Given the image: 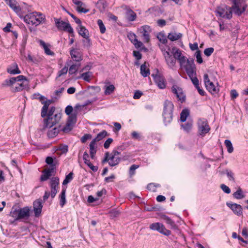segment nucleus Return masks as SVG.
<instances>
[{"label": "nucleus", "mask_w": 248, "mask_h": 248, "mask_svg": "<svg viewBox=\"0 0 248 248\" xmlns=\"http://www.w3.org/2000/svg\"><path fill=\"white\" fill-rule=\"evenodd\" d=\"M45 16L41 13H32L26 15L24 17V21L32 25L37 26L45 21Z\"/></svg>", "instance_id": "1"}, {"label": "nucleus", "mask_w": 248, "mask_h": 248, "mask_svg": "<svg viewBox=\"0 0 248 248\" xmlns=\"http://www.w3.org/2000/svg\"><path fill=\"white\" fill-rule=\"evenodd\" d=\"M232 7L225 6L224 7H218L216 12L220 17L230 19L232 17Z\"/></svg>", "instance_id": "2"}, {"label": "nucleus", "mask_w": 248, "mask_h": 248, "mask_svg": "<svg viewBox=\"0 0 248 248\" xmlns=\"http://www.w3.org/2000/svg\"><path fill=\"white\" fill-rule=\"evenodd\" d=\"M62 113L58 112L55 113L54 116H50V119L46 122V118L44 119V129L46 128H51L53 125L58 123L62 117Z\"/></svg>", "instance_id": "3"}, {"label": "nucleus", "mask_w": 248, "mask_h": 248, "mask_svg": "<svg viewBox=\"0 0 248 248\" xmlns=\"http://www.w3.org/2000/svg\"><path fill=\"white\" fill-rule=\"evenodd\" d=\"M77 115L78 112L75 110L71 115H68L66 124L62 129L64 132H68L72 130L73 125L77 122Z\"/></svg>", "instance_id": "4"}, {"label": "nucleus", "mask_w": 248, "mask_h": 248, "mask_svg": "<svg viewBox=\"0 0 248 248\" xmlns=\"http://www.w3.org/2000/svg\"><path fill=\"white\" fill-rule=\"evenodd\" d=\"M231 1L233 4L232 8L235 15L240 16L246 11L247 5L241 7L244 0H232Z\"/></svg>", "instance_id": "5"}, {"label": "nucleus", "mask_w": 248, "mask_h": 248, "mask_svg": "<svg viewBox=\"0 0 248 248\" xmlns=\"http://www.w3.org/2000/svg\"><path fill=\"white\" fill-rule=\"evenodd\" d=\"M183 67L189 77L196 75V67L193 59H187L186 63Z\"/></svg>", "instance_id": "6"}, {"label": "nucleus", "mask_w": 248, "mask_h": 248, "mask_svg": "<svg viewBox=\"0 0 248 248\" xmlns=\"http://www.w3.org/2000/svg\"><path fill=\"white\" fill-rule=\"evenodd\" d=\"M59 181L60 179L58 177H52L49 182V186L50 187V196L52 199H53L57 192H58L59 187Z\"/></svg>", "instance_id": "7"}, {"label": "nucleus", "mask_w": 248, "mask_h": 248, "mask_svg": "<svg viewBox=\"0 0 248 248\" xmlns=\"http://www.w3.org/2000/svg\"><path fill=\"white\" fill-rule=\"evenodd\" d=\"M198 132L200 135L204 136L210 130L207 120L199 119L198 122Z\"/></svg>", "instance_id": "8"}, {"label": "nucleus", "mask_w": 248, "mask_h": 248, "mask_svg": "<svg viewBox=\"0 0 248 248\" xmlns=\"http://www.w3.org/2000/svg\"><path fill=\"white\" fill-rule=\"evenodd\" d=\"M150 228L154 231H157L166 236H169L171 233V232L170 230L166 229L162 224L158 222L151 224L150 225Z\"/></svg>", "instance_id": "9"}, {"label": "nucleus", "mask_w": 248, "mask_h": 248, "mask_svg": "<svg viewBox=\"0 0 248 248\" xmlns=\"http://www.w3.org/2000/svg\"><path fill=\"white\" fill-rule=\"evenodd\" d=\"M56 172V167L52 166L48 169H46L42 171L43 174L40 177L41 182H44L48 180L52 175H55Z\"/></svg>", "instance_id": "10"}, {"label": "nucleus", "mask_w": 248, "mask_h": 248, "mask_svg": "<svg viewBox=\"0 0 248 248\" xmlns=\"http://www.w3.org/2000/svg\"><path fill=\"white\" fill-rule=\"evenodd\" d=\"M56 172V167L52 166L48 169H46L42 171L43 174L40 177L41 182H44L48 180L52 175H55Z\"/></svg>", "instance_id": "11"}, {"label": "nucleus", "mask_w": 248, "mask_h": 248, "mask_svg": "<svg viewBox=\"0 0 248 248\" xmlns=\"http://www.w3.org/2000/svg\"><path fill=\"white\" fill-rule=\"evenodd\" d=\"M55 24L59 30H62L68 32H72V28L69 23L63 21H60L59 19L54 18Z\"/></svg>", "instance_id": "12"}, {"label": "nucleus", "mask_w": 248, "mask_h": 248, "mask_svg": "<svg viewBox=\"0 0 248 248\" xmlns=\"http://www.w3.org/2000/svg\"><path fill=\"white\" fill-rule=\"evenodd\" d=\"M158 70H156V74H153L152 76L153 77L155 82L157 84V86L160 89H164L166 88L165 79L164 78L160 75H158Z\"/></svg>", "instance_id": "13"}, {"label": "nucleus", "mask_w": 248, "mask_h": 248, "mask_svg": "<svg viewBox=\"0 0 248 248\" xmlns=\"http://www.w3.org/2000/svg\"><path fill=\"white\" fill-rule=\"evenodd\" d=\"M30 209L28 206H26L22 208H19L18 209L17 218H19V220L28 219L30 216Z\"/></svg>", "instance_id": "14"}, {"label": "nucleus", "mask_w": 248, "mask_h": 248, "mask_svg": "<svg viewBox=\"0 0 248 248\" xmlns=\"http://www.w3.org/2000/svg\"><path fill=\"white\" fill-rule=\"evenodd\" d=\"M172 92L176 95L178 100L182 103L186 100V96L184 95L182 88L173 85L171 88Z\"/></svg>", "instance_id": "15"}, {"label": "nucleus", "mask_w": 248, "mask_h": 248, "mask_svg": "<svg viewBox=\"0 0 248 248\" xmlns=\"http://www.w3.org/2000/svg\"><path fill=\"white\" fill-rule=\"evenodd\" d=\"M226 205L230 208L233 213L238 216H240L243 214V208L240 204L237 203H232V202H227Z\"/></svg>", "instance_id": "16"}, {"label": "nucleus", "mask_w": 248, "mask_h": 248, "mask_svg": "<svg viewBox=\"0 0 248 248\" xmlns=\"http://www.w3.org/2000/svg\"><path fill=\"white\" fill-rule=\"evenodd\" d=\"M100 91V88L99 86H89L87 90L81 91L80 94L88 96L89 94L93 95Z\"/></svg>", "instance_id": "17"}, {"label": "nucleus", "mask_w": 248, "mask_h": 248, "mask_svg": "<svg viewBox=\"0 0 248 248\" xmlns=\"http://www.w3.org/2000/svg\"><path fill=\"white\" fill-rule=\"evenodd\" d=\"M140 30L145 42L146 43L149 42L150 40L149 33L151 31L150 27L148 25H144L141 27Z\"/></svg>", "instance_id": "18"}, {"label": "nucleus", "mask_w": 248, "mask_h": 248, "mask_svg": "<svg viewBox=\"0 0 248 248\" xmlns=\"http://www.w3.org/2000/svg\"><path fill=\"white\" fill-rule=\"evenodd\" d=\"M33 207L35 216L38 217L41 214L43 207L42 200L38 199L35 201L33 203Z\"/></svg>", "instance_id": "19"}, {"label": "nucleus", "mask_w": 248, "mask_h": 248, "mask_svg": "<svg viewBox=\"0 0 248 248\" xmlns=\"http://www.w3.org/2000/svg\"><path fill=\"white\" fill-rule=\"evenodd\" d=\"M29 82H22V83H18L15 87H12L11 90L12 92H18L22 91L24 89H29Z\"/></svg>", "instance_id": "20"}, {"label": "nucleus", "mask_w": 248, "mask_h": 248, "mask_svg": "<svg viewBox=\"0 0 248 248\" xmlns=\"http://www.w3.org/2000/svg\"><path fill=\"white\" fill-rule=\"evenodd\" d=\"M6 3L16 13H19L21 8L16 0H4Z\"/></svg>", "instance_id": "21"}, {"label": "nucleus", "mask_w": 248, "mask_h": 248, "mask_svg": "<svg viewBox=\"0 0 248 248\" xmlns=\"http://www.w3.org/2000/svg\"><path fill=\"white\" fill-rule=\"evenodd\" d=\"M160 217L161 219L164 220L166 223L170 225L171 227V228L175 230H177L178 229V227L177 225L175 224L174 221H173L170 217L168 216L164 215L161 214L160 215Z\"/></svg>", "instance_id": "22"}, {"label": "nucleus", "mask_w": 248, "mask_h": 248, "mask_svg": "<svg viewBox=\"0 0 248 248\" xmlns=\"http://www.w3.org/2000/svg\"><path fill=\"white\" fill-rule=\"evenodd\" d=\"M70 54L72 58L76 62H78L82 60V55L76 49L74 48H71Z\"/></svg>", "instance_id": "23"}, {"label": "nucleus", "mask_w": 248, "mask_h": 248, "mask_svg": "<svg viewBox=\"0 0 248 248\" xmlns=\"http://www.w3.org/2000/svg\"><path fill=\"white\" fill-rule=\"evenodd\" d=\"M163 112L172 113L174 106L172 102L169 100H165L164 103Z\"/></svg>", "instance_id": "24"}, {"label": "nucleus", "mask_w": 248, "mask_h": 248, "mask_svg": "<svg viewBox=\"0 0 248 248\" xmlns=\"http://www.w3.org/2000/svg\"><path fill=\"white\" fill-rule=\"evenodd\" d=\"M206 89L212 94H216L219 92V89L216 88L214 83L210 81L205 85Z\"/></svg>", "instance_id": "25"}, {"label": "nucleus", "mask_w": 248, "mask_h": 248, "mask_svg": "<svg viewBox=\"0 0 248 248\" xmlns=\"http://www.w3.org/2000/svg\"><path fill=\"white\" fill-rule=\"evenodd\" d=\"M121 160V158L120 156H115L110 154V160L108 162V164L111 167H114L118 165Z\"/></svg>", "instance_id": "26"}, {"label": "nucleus", "mask_w": 248, "mask_h": 248, "mask_svg": "<svg viewBox=\"0 0 248 248\" xmlns=\"http://www.w3.org/2000/svg\"><path fill=\"white\" fill-rule=\"evenodd\" d=\"M7 72L11 74H19L21 73V71L19 69L16 63L14 62L12 66L7 69Z\"/></svg>", "instance_id": "27"}, {"label": "nucleus", "mask_w": 248, "mask_h": 248, "mask_svg": "<svg viewBox=\"0 0 248 248\" xmlns=\"http://www.w3.org/2000/svg\"><path fill=\"white\" fill-rule=\"evenodd\" d=\"M147 64H148V63L145 62L140 66V74L144 78L148 77L150 74V69L147 68Z\"/></svg>", "instance_id": "28"}, {"label": "nucleus", "mask_w": 248, "mask_h": 248, "mask_svg": "<svg viewBox=\"0 0 248 248\" xmlns=\"http://www.w3.org/2000/svg\"><path fill=\"white\" fill-rule=\"evenodd\" d=\"M73 2L78 5L77 10L79 13H87L89 12V10L82 8L81 6L83 4V2L80 0H72Z\"/></svg>", "instance_id": "29"}, {"label": "nucleus", "mask_w": 248, "mask_h": 248, "mask_svg": "<svg viewBox=\"0 0 248 248\" xmlns=\"http://www.w3.org/2000/svg\"><path fill=\"white\" fill-rule=\"evenodd\" d=\"M78 32L80 35L84 38L89 35L88 30L81 24H78Z\"/></svg>", "instance_id": "30"}, {"label": "nucleus", "mask_w": 248, "mask_h": 248, "mask_svg": "<svg viewBox=\"0 0 248 248\" xmlns=\"http://www.w3.org/2000/svg\"><path fill=\"white\" fill-rule=\"evenodd\" d=\"M163 121L166 125L170 124L172 120L173 114L170 113L163 112Z\"/></svg>", "instance_id": "31"}, {"label": "nucleus", "mask_w": 248, "mask_h": 248, "mask_svg": "<svg viewBox=\"0 0 248 248\" xmlns=\"http://www.w3.org/2000/svg\"><path fill=\"white\" fill-rule=\"evenodd\" d=\"M108 135V134L106 130H103L97 135L96 137L92 140V141H94V142L96 143V142L102 140Z\"/></svg>", "instance_id": "32"}, {"label": "nucleus", "mask_w": 248, "mask_h": 248, "mask_svg": "<svg viewBox=\"0 0 248 248\" xmlns=\"http://www.w3.org/2000/svg\"><path fill=\"white\" fill-rule=\"evenodd\" d=\"M182 37V34L181 33L171 32L169 33L167 37L170 41H174L179 40Z\"/></svg>", "instance_id": "33"}, {"label": "nucleus", "mask_w": 248, "mask_h": 248, "mask_svg": "<svg viewBox=\"0 0 248 248\" xmlns=\"http://www.w3.org/2000/svg\"><path fill=\"white\" fill-rule=\"evenodd\" d=\"M40 45L42 46L44 49L45 53L47 55L54 56L55 53L51 51L50 49L48 47L46 44L45 43L44 41L42 40H39Z\"/></svg>", "instance_id": "34"}, {"label": "nucleus", "mask_w": 248, "mask_h": 248, "mask_svg": "<svg viewBox=\"0 0 248 248\" xmlns=\"http://www.w3.org/2000/svg\"><path fill=\"white\" fill-rule=\"evenodd\" d=\"M175 60H178L182 56L181 50L176 47H173L171 50Z\"/></svg>", "instance_id": "35"}, {"label": "nucleus", "mask_w": 248, "mask_h": 248, "mask_svg": "<svg viewBox=\"0 0 248 248\" xmlns=\"http://www.w3.org/2000/svg\"><path fill=\"white\" fill-rule=\"evenodd\" d=\"M65 193L66 189L64 188L62 189L61 193L59 196L60 205L62 207L66 203Z\"/></svg>", "instance_id": "36"}, {"label": "nucleus", "mask_w": 248, "mask_h": 248, "mask_svg": "<svg viewBox=\"0 0 248 248\" xmlns=\"http://www.w3.org/2000/svg\"><path fill=\"white\" fill-rule=\"evenodd\" d=\"M42 104H44V105L42 108L41 115L42 118H45L47 115V112L48 111V108L49 105L45 101L42 102Z\"/></svg>", "instance_id": "37"}, {"label": "nucleus", "mask_w": 248, "mask_h": 248, "mask_svg": "<svg viewBox=\"0 0 248 248\" xmlns=\"http://www.w3.org/2000/svg\"><path fill=\"white\" fill-rule=\"evenodd\" d=\"M136 14L132 10L127 11L126 14V18L128 21H133L136 19Z\"/></svg>", "instance_id": "38"}, {"label": "nucleus", "mask_w": 248, "mask_h": 248, "mask_svg": "<svg viewBox=\"0 0 248 248\" xmlns=\"http://www.w3.org/2000/svg\"><path fill=\"white\" fill-rule=\"evenodd\" d=\"M15 78H10L9 79H6L4 81V82L1 84V87L2 88H4L5 87H11V88L13 87L12 86L14 84H15V82L14 80H15Z\"/></svg>", "instance_id": "39"}, {"label": "nucleus", "mask_w": 248, "mask_h": 248, "mask_svg": "<svg viewBox=\"0 0 248 248\" xmlns=\"http://www.w3.org/2000/svg\"><path fill=\"white\" fill-rule=\"evenodd\" d=\"M189 114V111L187 109H184L182 110L181 114H180V120L182 122H185L186 118Z\"/></svg>", "instance_id": "40"}, {"label": "nucleus", "mask_w": 248, "mask_h": 248, "mask_svg": "<svg viewBox=\"0 0 248 248\" xmlns=\"http://www.w3.org/2000/svg\"><path fill=\"white\" fill-rule=\"evenodd\" d=\"M233 196L236 199H242L245 197V195L243 194L242 189L239 187L236 192L233 193Z\"/></svg>", "instance_id": "41"}, {"label": "nucleus", "mask_w": 248, "mask_h": 248, "mask_svg": "<svg viewBox=\"0 0 248 248\" xmlns=\"http://www.w3.org/2000/svg\"><path fill=\"white\" fill-rule=\"evenodd\" d=\"M59 132V129L58 128L55 127L47 132V136L50 138H54L57 135Z\"/></svg>", "instance_id": "42"}, {"label": "nucleus", "mask_w": 248, "mask_h": 248, "mask_svg": "<svg viewBox=\"0 0 248 248\" xmlns=\"http://www.w3.org/2000/svg\"><path fill=\"white\" fill-rule=\"evenodd\" d=\"M84 38L85 39L82 40L84 47L89 48L92 45L91 40L90 39L89 35L84 37Z\"/></svg>", "instance_id": "43"}, {"label": "nucleus", "mask_w": 248, "mask_h": 248, "mask_svg": "<svg viewBox=\"0 0 248 248\" xmlns=\"http://www.w3.org/2000/svg\"><path fill=\"white\" fill-rule=\"evenodd\" d=\"M69 66L68 63L66 62L65 66L58 72L57 78L67 74Z\"/></svg>", "instance_id": "44"}, {"label": "nucleus", "mask_w": 248, "mask_h": 248, "mask_svg": "<svg viewBox=\"0 0 248 248\" xmlns=\"http://www.w3.org/2000/svg\"><path fill=\"white\" fill-rule=\"evenodd\" d=\"M165 61L167 64L171 67H174L176 64V60L172 55L170 56V58H168L166 59Z\"/></svg>", "instance_id": "45"}, {"label": "nucleus", "mask_w": 248, "mask_h": 248, "mask_svg": "<svg viewBox=\"0 0 248 248\" xmlns=\"http://www.w3.org/2000/svg\"><path fill=\"white\" fill-rule=\"evenodd\" d=\"M18 213V209L15 208L13 207L10 213V216L14 218L15 220H18L19 218H17Z\"/></svg>", "instance_id": "46"}, {"label": "nucleus", "mask_w": 248, "mask_h": 248, "mask_svg": "<svg viewBox=\"0 0 248 248\" xmlns=\"http://www.w3.org/2000/svg\"><path fill=\"white\" fill-rule=\"evenodd\" d=\"M225 145L227 148V151L229 153H232L233 151V148L232 143L230 140H226L224 142Z\"/></svg>", "instance_id": "47"}, {"label": "nucleus", "mask_w": 248, "mask_h": 248, "mask_svg": "<svg viewBox=\"0 0 248 248\" xmlns=\"http://www.w3.org/2000/svg\"><path fill=\"white\" fill-rule=\"evenodd\" d=\"M12 78H15V80H14L15 83L16 81H19V82H29V80L25 76H24L23 75H19L17 76V77H13Z\"/></svg>", "instance_id": "48"}, {"label": "nucleus", "mask_w": 248, "mask_h": 248, "mask_svg": "<svg viewBox=\"0 0 248 248\" xmlns=\"http://www.w3.org/2000/svg\"><path fill=\"white\" fill-rule=\"evenodd\" d=\"M181 126L186 131L189 132L192 128V123L191 122L187 121L186 123L182 124Z\"/></svg>", "instance_id": "49"}, {"label": "nucleus", "mask_w": 248, "mask_h": 248, "mask_svg": "<svg viewBox=\"0 0 248 248\" xmlns=\"http://www.w3.org/2000/svg\"><path fill=\"white\" fill-rule=\"evenodd\" d=\"M55 110H56V108L54 106L51 107L48 110V111L47 112V115L46 116V122L48 121V119H50L49 118L50 116H54Z\"/></svg>", "instance_id": "50"}, {"label": "nucleus", "mask_w": 248, "mask_h": 248, "mask_svg": "<svg viewBox=\"0 0 248 248\" xmlns=\"http://www.w3.org/2000/svg\"><path fill=\"white\" fill-rule=\"evenodd\" d=\"M115 90V86L113 85H110L106 87L105 91V94L106 95H109L112 93Z\"/></svg>", "instance_id": "51"}, {"label": "nucleus", "mask_w": 248, "mask_h": 248, "mask_svg": "<svg viewBox=\"0 0 248 248\" xmlns=\"http://www.w3.org/2000/svg\"><path fill=\"white\" fill-rule=\"evenodd\" d=\"M157 38L159 40V41L162 44H166L167 43V39H166V37L164 36L163 33L159 32L157 36Z\"/></svg>", "instance_id": "52"}, {"label": "nucleus", "mask_w": 248, "mask_h": 248, "mask_svg": "<svg viewBox=\"0 0 248 248\" xmlns=\"http://www.w3.org/2000/svg\"><path fill=\"white\" fill-rule=\"evenodd\" d=\"M78 70V66L77 64H72L70 66L69 69V74L72 75L75 74Z\"/></svg>", "instance_id": "53"}, {"label": "nucleus", "mask_w": 248, "mask_h": 248, "mask_svg": "<svg viewBox=\"0 0 248 248\" xmlns=\"http://www.w3.org/2000/svg\"><path fill=\"white\" fill-rule=\"evenodd\" d=\"M97 24L99 27L100 32L101 33H105L106 31V28L103 23V21L101 19H98L97 20Z\"/></svg>", "instance_id": "54"}, {"label": "nucleus", "mask_w": 248, "mask_h": 248, "mask_svg": "<svg viewBox=\"0 0 248 248\" xmlns=\"http://www.w3.org/2000/svg\"><path fill=\"white\" fill-rule=\"evenodd\" d=\"M190 78L192 83L195 87V88H197L199 86V80L198 78L196 77V75H192L191 77H189Z\"/></svg>", "instance_id": "55"}, {"label": "nucleus", "mask_w": 248, "mask_h": 248, "mask_svg": "<svg viewBox=\"0 0 248 248\" xmlns=\"http://www.w3.org/2000/svg\"><path fill=\"white\" fill-rule=\"evenodd\" d=\"M90 147V153H93L94 154H96V143L94 142V141H91L89 145Z\"/></svg>", "instance_id": "56"}, {"label": "nucleus", "mask_w": 248, "mask_h": 248, "mask_svg": "<svg viewBox=\"0 0 248 248\" xmlns=\"http://www.w3.org/2000/svg\"><path fill=\"white\" fill-rule=\"evenodd\" d=\"M63 9L75 20V22L77 24H81V21L80 20V19L78 18L77 17H76L75 16H74L73 14H72V13H70L69 12L67 11L64 8H63Z\"/></svg>", "instance_id": "57"}, {"label": "nucleus", "mask_w": 248, "mask_h": 248, "mask_svg": "<svg viewBox=\"0 0 248 248\" xmlns=\"http://www.w3.org/2000/svg\"><path fill=\"white\" fill-rule=\"evenodd\" d=\"M46 162L50 165L49 167H51L52 166L54 167H56V164L54 163L53 158L51 156H47L46 159Z\"/></svg>", "instance_id": "58"}, {"label": "nucleus", "mask_w": 248, "mask_h": 248, "mask_svg": "<svg viewBox=\"0 0 248 248\" xmlns=\"http://www.w3.org/2000/svg\"><path fill=\"white\" fill-rule=\"evenodd\" d=\"M226 173L230 181H232L233 182H235V178L234 177V173L231 170H226Z\"/></svg>", "instance_id": "59"}, {"label": "nucleus", "mask_w": 248, "mask_h": 248, "mask_svg": "<svg viewBox=\"0 0 248 248\" xmlns=\"http://www.w3.org/2000/svg\"><path fill=\"white\" fill-rule=\"evenodd\" d=\"M196 57L197 59V62L198 63H202L203 62V60L201 56V51L199 50H197L196 52Z\"/></svg>", "instance_id": "60"}, {"label": "nucleus", "mask_w": 248, "mask_h": 248, "mask_svg": "<svg viewBox=\"0 0 248 248\" xmlns=\"http://www.w3.org/2000/svg\"><path fill=\"white\" fill-rule=\"evenodd\" d=\"M68 147L67 145L60 144L58 150L61 151L63 154L66 153L68 152Z\"/></svg>", "instance_id": "61"}, {"label": "nucleus", "mask_w": 248, "mask_h": 248, "mask_svg": "<svg viewBox=\"0 0 248 248\" xmlns=\"http://www.w3.org/2000/svg\"><path fill=\"white\" fill-rule=\"evenodd\" d=\"M92 138V135L90 134H84L81 138L80 140L82 143H85L87 140H90Z\"/></svg>", "instance_id": "62"}, {"label": "nucleus", "mask_w": 248, "mask_h": 248, "mask_svg": "<svg viewBox=\"0 0 248 248\" xmlns=\"http://www.w3.org/2000/svg\"><path fill=\"white\" fill-rule=\"evenodd\" d=\"M139 167L138 165L133 164L131 166L129 169V175L132 176L135 174V170Z\"/></svg>", "instance_id": "63"}, {"label": "nucleus", "mask_w": 248, "mask_h": 248, "mask_svg": "<svg viewBox=\"0 0 248 248\" xmlns=\"http://www.w3.org/2000/svg\"><path fill=\"white\" fill-rule=\"evenodd\" d=\"M214 51V49L213 47H209L204 49V54L206 56L209 57L211 55Z\"/></svg>", "instance_id": "64"}]
</instances>
